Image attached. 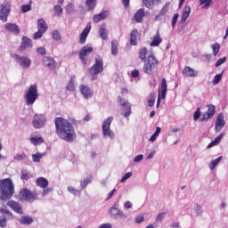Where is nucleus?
Masks as SVG:
<instances>
[{
    "mask_svg": "<svg viewBox=\"0 0 228 228\" xmlns=\"http://www.w3.org/2000/svg\"><path fill=\"white\" fill-rule=\"evenodd\" d=\"M55 133L61 140L65 142H74L76 140V130L70 121L64 118L57 117L54 118Z\"/></svg>",
    "mask_w": 228,
    "mask_h": 228,
    "instance_id": "obj_1",
    "label": "nucleus"
},
{
    "mask_svg": "<svg viewBox=\"0 0 228 228\" xmlns=\"http://www.w3.org/2000/svg\"><path fill=\"white\" fill-rule=\"evenodd\" d=\"M139 58L142 61H144L142 70L144 74H148L149 76H152L154 69L158 67V60L154 56V53H150L149 50L145 47L140 48L139 50Z\"/></svg>",
    "mask_w": 228,
    "mask_h": 228,
    "instance_id": "obj_2",
    "label": "nucleus"
},
{
    "mask_svg": "<svg viewBox=\"0 0 228 228\" xmlns=\"http://www.w3.org/2000/svg\"><path fill=\"white\" fill-rule=\"evenodd\" d=\"M15 195V185L12 178L0 180V200H10Z\"/></svg>",
    "mask_w": 228,
    "mask_h": 228,
    "instance_id": "obj_3",
    "label": "nucleus"
},
{
    "mask_svg": "<svg viewBox=\"0 0 228 228\" xmlns=\"http://www.w3.org/2000/svg\"><path fill=\"white\" fill-rule=\"evenodd\" d=\"M94 61V64L88 69L92 81H95V79H97V76H99V74H102L104 71V61H102V57H101V55H97Z\"/></svg>",
    "mask_w": 228,
    "mask_h": 228,
    "instance_id": "obj_4",
    "label": "nucleus"
},
{
    "mask_svg": "<svg viewBox=\"0 0 228 228\" xmlns=\"http://www.w3.org/2000/svg\"><path fill=\"white\" fill-rule=\"evenodd\" d=\"M38 99V86L37 84L31 85L25 95L27 106H32L35 104L36 101Z\"/></svg>",
    "mask_w": 228,
    "mask_h": 228,
    "instance_id": "obj_5",
    "label": "nucleus"
},
{
    "mask_svg": "<svg viewBox=\"0 0 228 228\" xmlns=\"http://www.w3.org/2000/svg\"><path fill=\"white\" fill-rule=\"evenodd\" d=\"M20 200H26L27 202H35L38 200V193L37 191L33 192L29 189H21L18 195Z\"/></svg>",
    "mask_w": 228,
    "mask_h": 228,
    "instance_id": "obj_6",
    "label": "nucleus"
},
{
    "mask_svg": "<svg viewBox=\"0 0 228 228\" xmlns=\"http://www.w3.org/2000/svg\"><path fill=\"white\" fill-rule=\"evenodd\" d=\"M111 122H113V117H109L103 120L102 130L104 138H110L113 140L115 138V132H113L110 127H111Z\"/></svg>",
    "mask_w": 228,
    "mask_h": 228,
    "instance_id": "obj_7",
    "label": "nucleus"
},
{
    "mask_svg": "<svg viewBox=\"0 0 228 228\" xmlns=\"http://www.w3.org/2000/svg\"><path fill=\"white\" fill-rule=\"evenodd\" d=\"M10 12H12V3L10 1H4L0 5V20H2V22L8 21V15H10Z\"/></svg>",
    "mask_w": 228,
    "mask_h": 228,
    "instance_id": "obj_8",
    "label": "nucleus"
},
{
    "mask_svg": "<svg viewBox=\"0 0 228 228\" xmlns=\"http://www.w3.org/2000/svg\"><path fill=\"white\" fill-rule=\"evenodd\" d=\"M12 58H13V60H15L22 69H29V67H31V60L26 56L20 57V55L13 53L12 54Z\"/></svg>",
    "mask_w": 228,
    "mask_h": 228,
    "instance_id": "obj_9",
    "label": "nucleus"
},
{
    "mask_svg": "<svg viewBox=\"0 0 228 228\" xmlns=\"http://www.w3.org/2000/svg\"><path fill=\"white\" fill-rule=\"evenodd\" d=\"M33 127L35 129H40L45 126V117L42 114H36L32 121Z\"/></svg>",
    "mask_w": 228,
    "mask_h": 228,
    "instance_id": "obj_10",
    "label": "nucleus"
},
{
    "mask_svg": "<svg viewBox=\"0 0 228 228\" xmlns=\"http://www.w3.org/2000/svg\"><path fill=\"white\" fill-rule=\"evenodd\" d=\"M90 53H94V48H92V46H83L80 49L78 56L83 65H86V56H88Z\"/></svg>",
    "mask_w": 228,
    "mask_h": 228,
    "instance_id": "obj_11",
    "label": "nucleus"
},
{
    "mask_svg": "<svg viewBox=\"0 0 228 228\" xmlns=\"http://www.w3.org/2000/svg\"><path fill=\"white\" fill-rule=\"evenodd\" d=\"M208 111L203 114L202 118H200V122H208V120H210V118H213V117H215V113H216V107L210 104L208 106Z\"/></svg>",
    "mask_w": 228,
    "mask_h": 228,
    "instance_id": "obj_12",
    "label": "nucleus"
},
{
    "mask_svg": "<svg viewBox=\"0 0 228 228\" xmlns=\"http://www.w3.org/2000/svg\"><path fill=\"white\" fill-rule=\"evenodd\" d=\"M7 206L18 215H22L24 213V211L22 210V205L13 200H9L7 202Z\"/></svg>",
    "mask_w": 228,
    "mask_h": 228,
    "instance_id": "obj_13",
    "label": "nucleus"
},
{
    "mask_svg": "<svg viewBox=\"0 0 228 228\" xmlns=\"http://www.w3.org/2000/svg\"><path fill=\"white\" fill-rule=\"evenodd\" d=\"M167 78H162L161 86H160V94H159L157 106H159V102H160L161 99H165L167 97Z\"/></svg>",
    "mask_w": 228,
    "mask_h": 228,
    "instance_id": "obj_14",
    "label": "nucleus"
},
{
    "mask_svg": "<svg viewBox=\"0 0 228 228\" xmlns=\"http://www.w3.org/2000/svg\"><path fill=\"white\" fill-rule=\"evenodd\" d=\"M225 127V119L224 118V113L218 114L215 125V131L216 133H219V131H222Z\"/></svg>",
    "mask_w": 228,
    "mask_h": 228,
    "instance_id": "obj_15",
    "label": "nucleus"
},
{
    "mask_svg": "<svg viewBox=\"0 0 228 228\" xmlns=\"http://www.w3.org/2000/svg\"><path fill=\"white\" fill-rule=\"evenodd\" d=\"M43 63H44L45 67H47L48 69H51L53 70H55L56 69V65H58V63L56 62L54 58H53L51 56L44 57L43 58Z\"/></svg>",
    "mask_w": 228,
    "mask_h": 228,
    "instance_id": "obj_16",
    "label": "nucleus"
},
{
    "mask_svg": "<svg viewBox=\"0 0 228 228\" xmlns=\"http://www.w3.org/2000/svg\"><path fill=\"white\" fill-rule=\"evenodd\" d=\"M92 30V24L87 23L86 28L83 29L82 33L79 37V44H85L86 42V38H88V35L90 34V31Z\"/></svg>",
    "mask_w": 228,
    "mask_h": 228,
    "instance_id": "obj_17",
    "label": "nucleus"
},
{
    "mask_svg": "<svg viewBox=\"0 0 228 228\" xmlns=\"http://www.w3.org/2000/svg\"><path fill=\"white\" fill-rule=\"evenodd\" d=\"M182 74L185 77H197V76H199V73L197 72V70H195L190 66H185L182 71Z\"/></svg>",
    "mask_w": 228,
    "mask_h": 228,
    "instance_id": "obj_18",
    "label": "nucleus"
},
{
    "mask_svg": "<svg viewBox=\"0 0 228 228\" xmlns=\"http://www.w3.org/2000/svg\"><path fill=\"white\" fill-rule=\"evenodd\" d=\"M79 90L85 99H91L94 95V91H92L88 86L81 85Z\"/></svg>",
    "mask_w": 228,
    "mask_h": 228,
    "instance_id": "obj_19",
    "label": "nucleus"
},
{
    "mask_svg": "<svg viewBox=\"0 0 228 228\" xmlns=\"http://www.w3.org/2000/svg\"><path fill=\"white\" fill-rule=\"evenodd\" d=\"M168 8H170V2H167L166 4H164L159 13L155 16L154 21L157 22V20H161V17H165L167 13H168Z\"/></svg>",
    "mask_w": 228,
    "mask_h": 228,
    "instance_id": "obj_20",
    "label": "nucleus"
},
{
    "mask_svg": "<svg viewBox=\"0 0 228 228\" xmlns=\"http://www.w3.org/2000/svg\"><path fill=\"white\" fill-rule=\"evenodd\" d=\"M108 17H110V11H102L99 14L94 15L93 20L95 24H97V22H101V20L108 19Z\"/></svg>",
    "mask_w": 228,
    "mask_h": 228,
    "instance_id": "obj_21",
    "label": "nucleus"
},
{
    "mask_svg": "<svg viewBox=\"0 0 228 228\" xmlns=\"http://www.w3.org/2000/svg\"><path fill=\"white\" fill-rule=\"evenodd\" d=\"M145 17V10L141 8L136 11L134 15V19L137 24L143 22V18Z\"/></svg>",
    "mask_w": 228,
    "mask_h": 228,
    "instance_id": "obj_22",
    "label": "nucleus"
},
{
    "mask_svg": "<svg viewBox=\"0 0 228 228\" xmlns=\"http://www.w3.org/2000/svg\"><path fill=\"white\" fill-rule=\"evenodd\" d=\"M118 102L120 104V106H122L123 108H125V113L123 114L124 117H129V115H131L132 111H131V105L127 104V102H126L124 101V99H122V97H118Z\"/></svg>",
    "mask_w": 228,
    "mask_h": 228,
    "instance_id": "obj_23",
    "label": "nucleus"
},
{
    "mask_svg": "<svg viewBox=\"0 0 228 228\" xmlns=\"http://www.w3.org/2000/svg\"><path fill=\"white\" fill-rule=\"evenodd\" d=\"M32 46L33 45L31 44V40L28 37H23L21 45L19 47V51L22 53V51H26L28 47H32Z\"/></svg>",
    "mask_w": 228,
    "mask_h": 228,
    "instance_id": "obj_24",
    "label": "nucleus"
},
{
    "mask_svg": "<svg viewBox=\"0 0 228 228\" xmlns=\"http://www.w3.org/2000/svg\"><path fill=\"white\" fill-rule=\"evenodd\" d=\"M5 29L11 31V33H14V35H19V33H20V28L15 23H6Z\"/></svg>",
    "mask_w": 228,
    "mask_h": 228,
    "instance_id": "obj_25",
    "label": "nucleus"
},
{
    "mask_svg": "<svg viewBox=\"0 0 228 228\" xmlns=\"http://www.w3.org/2000/svg\"><path fill=\"white\" fill-rule=\"evenodd\" d=\"M161 42H163V39L161 38V36L159 35V30H158L156 35L153 37V39L151 42L150 45H151V47H158V46H159V44H161Z\"/></svg>",
    "mask_w": 228,
    "mask_h": 228,
    "instance_id": "obj_26",
    "label": "nucleus"
},
{
    "mask_svg": "<svg viewBox=\"0 0 228 228\" xmlns=\"http://www.w3.org/2000/svg\"><path fill=\"white\" fill-rule=\"evenodd\" d=\"M138 29L134 28L130 33V45H138Z\"/></svg>",
    "mask_w": 228,
    "mask_h": 228,
    "instance_id": "obj_27",
    "label": "nucleus"
},
{
    "mask_svg": "<svg viewBox=\"0 0 228 228\" xmlns=\"http://www.w3.org/2000/svg\"><path fill=\"white\" fill-rule=\"evenodd\" d=\"M190 13H191V7L190 5H185L182 13L181 22H186L188 17H190Z\"/></svg>",
    "mask_w": 228,
    "mask_h": 228,
    "instance_id": "obj_28",
    "label": "nucleus"
},
{
    "mask_svg": "<svg viewBox=\"0 0 228 228\" xmlns=\"http://www.w3.org/2000/svg\"><path fill=\"white\" fill-rule=\"evenodd\" d=\"M110 214L111 215V216H114L115 218H124V212L120 211L116 207L110 208Z\"/></svg>",
    "mask_w": 228,
    "mask_h": 228,
    "instance_id": "obj_29",
    "label": "nucleus"
},
{
    "mask_svg": "<svg viewBox=\"0 0 228 228\" xmlns=\"http://www.w3.org/2000/svg\"><path fill=\"white\" fill-rule=\"evenodd\" d=\"M36 184L39 188H47L49 186V181L44 177H38L36 180Z\"/></svg>",
    "mask_w": 228,
    "mask_h": 228,
    "instance_id": "obj_30",
    "label": "nucleus"
},
{
    "mask_svg": "<svg viewBox=\"0 0 228 228\" xmlns=\"http://www.w3.org/2000/svg\"><path fill=\"white\" fill-rule=\"evenodd\" d=\"M47 23H45V20L39 19L37 20V29L39 31H43V33H45L47 31Z\"/></svg>",
    "mask_w": 228,
    "mask_h": 228,
    "instance_id": "obj_31",
    "label": "nucleus"
},
{
    "mask_svg": "<svg viewBox=\"0 0 228 228\" xmlns=\"http://www.w3.org/2000/svg\"><path fill=\"white\" fill-rule=\"evenodd\" d=\"M111 54L113 56H117V54H118V41L117 40L111 41Z\"/></svg>",
    "mask_w": 228,
    "mask_h": 228,
    "instance_id": "obj_32",
    "label": "nucleus"
},
{
    "mask_svg": "<svg viewBox=\"0 0 228 228\" xmlns=\"http://www.w3.org/2000/svg\"><path fill=\"white\" fill-rule=\"evenodd\" d=\"M45 140L44 137L42 136H34V137H30V143H32L33 145H38L40 143H44Z\"/></svg>",
    "mask_w": 228,
    "mask_h": 228,
    "instance_id": "obj_33",
    "label": "nucleus"
},
{
    "mask_svg": "<svg viewBox=\"0 0 228 228\" xmlns=\"http://www.w3.org/2000/svg\"><path fill=\"white\" fill-rule=\"evenodd\" d=\"M225 134H221L219 136H217L214 141H212L208 145V149H211V147H215L216 145H218L220 142H222V138H224V135Z\"/></svg>",
    "mask_w": 228,
    "mask_h": 228,
    "instance_id": "obj_34",
    "label": "nucleus"
},
{
    "mask_svg": "<svg viewBox=\"0 0 228 228\" xmlns=\"http://www.w3.org/2000/svg\"><path fill=\"white\" fill-rule=\"evenodd\" d=\"M86 6L89 12L94 10L97 6V0H86Z\"/></svg>",
    "mask_w": 228,
    "mask_h": 228,
    "instance_id": "obj_35",
    "label": "nucleus"
},
{
    "mask_svg": "<svg viewBox=\"0 0 228 228\" xmlns=\"http://www.w3.org/2000/svg\"><path fill=\"white\" fill-rule=\"evenodd\" d=\"M90 183H92V175H89L86 178H85L83 181H81L80 187L82 189H85L86 186H88V184H90Z\"/></svg>",
    "mask_w": 228,
    "mask_h": 228,
    "instance_id": "obj_36",
    "label": "nucleus"
},
{
    "mask_svg": "<svg viewBox=\"0 0 228 228\" xmlns=\"http://www.w3.org/2000/svg\"><path fill=\"white\" fill-rule=\"evenodd\" d=\"M20 177L22 181H29L31 179L32 175L31 173H29L28 170H22Z\"/></svg>",
    "mask_w": 228,
    "mask_h": 228,
    "instance_id": "obj_37",
    "label": "nucleus"
},
{
    "mask_svg": "<svg viewBox=\"0 0 228 228\" xmlns=\"http://www.w3.org/2000/svg\"><path fill=\"white\" fill-rule=\"evenodd\" d=\"M20 224L23 225H29L33 224V218L29 216H22L20 219Z\"/></svg>",
    "mask_w": 228,
    "mask_h": 228,
    "instance_id": "obj_38",
    "label": "nucleus"
},
{
    "mask_svg": "<svg viewBox=\"0 0 228 228\" xmlns=\"http://www.w3.org/2000/svg\"><path fill=\"white\" fill-rule=\"evenodd\" d=\"M222 161V156L221 157H218L217 159L212 160L208 167L210 168V170H214L215 169V167H216V165H218V163H220Z\"/></svg>",
    "mask_w": 228,
    "mask_h": 228,
    "instance_id": "obj_39",
    "label": "nucleus"
},
{
    "mask_svg": "<svg viewBox=\"0 0 228 228\" xmlns=\"http://www.w3.org/2000/svg\"><path fill=\"white\" fill-rule=\"evenodd\" d=\"M160 133H161V127L157 126L155 133L150 138V142H156V138H158V136H159Z\"/></svg>",
    "mask_w": 228,
    "mask_h": 228,
    "instance_id": "obj_40",
    "label": "nucleus"
},
{
    "mask_svg": "<svg viewBox=\"0 0 228 228\" xmlns=\"http://www.w3.org/2000/svg\"><path fill=\"white\" fill-rule=\"evenodd\" d=\"M99 35L102 40H108V34L106 32V28L104 27L100 28Z\"/></svg>",
    "mask_w": 228,
    "mask_h": 228,
    "instance_id": "obj_41",
    "label": "nucleus"
},
{
    "mask_svg": "<svg viewBox=\"0 0 228 228\" xmlns=\"http://www.w3.org/2000/svg\"><path fill=\"white\" fill-rule=\"evenodd\" d=\"M42 158H44V154H42L40 152L32 154V159H33L34 163H40V159H42Z\"/></svg>",
    "mask_w": 228,
    "mask_h": 228,
    "instance_id": "obj_42",
    "label": "nucleus"
},
{
    "mask_svg": "<svg viewBox=\"0 0 228 228\" xmlns=\"http://www.w3.org/2000/svg\"><path fill=\"white\" fill-rule=\"evenodd\" d=\"M200 4L203 6V8H209V6L213 4V0H200Z\"/></svg>",
    "mask_w": 228,
    "mask_h": 228,
    "instance_id": "obj_43",
    "label": "nucleus"
},
{
    "mask_svg": "<svg viewBox=\"0 0 228 228\" xmlns=\"http://www.w3.org/2000/svg\"><path fill=\"white\" fill-rule=\"evenodd\" d=\"M26 158H27V155L24 152H22V153L16 154L13 157V160L14 161H22V159H26Z\"/></svg>",
    "mask_w": 228,
    "mask_h": 228,
    "instance_id": "obj_44",
    "label": "nucleus"
},
{
    "mask_svg": "<svg viewBox=\"0 0 228 228\" xmlns=\"http://www.w3.org/2000/svg\"><path fill=\"white\" fill-rule=\"evenodd\" d=\"M66 90H68L69 92H74V90H76V87L74 86V80L71 78L67 86H66Z\"/></svg>",
    "mask_w": 228,
    "mask_h": 228,
    "instance_id": "obj_45",
    "label": "nucleus"
},
{
    "mask_svg": "<svg viewBox=\"0 0 228 228\" xmlns=\"http://www.w3.org/2000/svg\"><path fill=\"white\" fill-rule=\"evenodd\" d=\"M68 191H69V193H73V195H77L78 197H79V195H81V191H78L77 189H76L72 186L68 187Z\"/></svg>",
    "mask_w": 228,
    "mask_h": 228,
    "instance_id": "obj_46",
    "label": "nucleus"
},
{
    "mask_svg": "<svg viewBox=\"0 0 228 228\" xmlns=\"http://www.w3.org/2000/svg\"><path fill=\"white\" fill-rule=\"evenodd\" d=\"M212 49H213L214 56H216V54L220 53V44L215 43L214 45H212Z\"/></svg>",
    "mask_w": 228,
    "mask_h": 228,
    "instance_id": "obj_47",
    "label": "nucleus"
},
{
    "mask_svg": "<svg viewBox=\"0 0 228 228\" xmlns=\"http://www.w3.org/2000/svg\"><path fill=\"white\" fill-rule=\"evenodd\" d=\"M142 4L146 8H152L154 6V0H142Z\"/></svg>",
    "mask_w": 228,
    "mask_h": 228,
    "instance_id": "obj_48",
    "label": "nucleus"
},
{
    "mask_svg": "<svg viewBox=\"0 0 228 228\" xmlns=\"http://www.w3.org/2000/svg\"><path fill=\"white\" fill-rule=\"evenodd\" d=\"M222 81V73L217 74L214 77V79L212 81L213 85H218Z\"/></svg>",
    "mask_w": 228,
    "mask_h": 228,
    "instance_id": "obj_49",
    "label": "nucleus"
},
{
    "mask_svg": "<svg viewBox=\"0 0 228 228\" xmlns=\"http://www.w3.org/2000/svg\"><path fill=\"white\" fill-rule=\"evenodd\" d=\"M44 33L45 32L37 29V31L33 36L34 40H38V38H42V37H44Z\"/></svg>",
    "mask_w": 228,
    "mask_h": 228,
    "instance_id": "obj_50",
    "label": "nucleus"
},
{
    "mask_svg": "<svg viewBox=\"0 0 228 228\" xmlns=\"http://www.w3.org/2000/svg\"><path fill=\"white\" fill-rule=\"evenodd\" d=\"M0 213L1 215H8V216H13V214L10 210L6 209V207H4V208H0Z\"/></svg>",
    "mask_w": 228,
    "mask_h": 228,
    "instance_id": "obj_51",
    "label": "nucleus"
},
{
    "mask_svg": "<svg viewBox=\"0 0 228 228\" xmlns=\"http://www.w3.org/2000/svg\"><path fill=\"white\" fill-rule=\"evenodd\" d=\"M200 118V107H198L193 115V120L197 122Z\"/></svg>",
    "mask_w": 228,
    "mask_h": 228,
    "instance_id": "obj_52",
    "label": "nucleus"
},
{
    "mask_svg": "<svg viewBox=\"0 0 228 228\" xmlns=\"http://www.w3.org/2000/svg\"><path fill=\"white\" fill-rule=\"evenodd\" d=\"M6 216H0V227L1 228H4L6 227L7 225V223H6Z\"/></svg>",
    "mask_w": 228,
    "mask_h": 228,
    "instance_id": "obj_53",
    "label": "nucleus"
},
{
    "mask_svg": "<svg viewBox=\"0 0 228 228\" xmlns=\"http://www.w3.org/2000/svg\"><path fill=\"white\" fill-rule=\"evenodd\" d=\"M74 12V4H69L68 5H66V13H73Z\"/></svg>",
    "mask_w": 228,
    "mask_h": 228,
    "instance_id": "obj_54",
    "label": "nucleus"
},
{
    "mask_svg": "<svg viewBox=\"0 0 228 228\" xmlns=\"http://www.w3.org/2000/svg\"><path fill=\"white\" fill-rule=\"evenodd\" d=\"M53 10H54L55 13H57V15L63 13V8H61V5L53 6Z\"/></svg>",
    "mask_w": 228,
    "mask_h": 228,
    "instance_id": "obj_55",
    "label": "nucleus"
},
{
    "mask_svg": "<svg viewBox=\"0 0 228 228\" xmlns=\"http://www.w3.org/2000/svg\"><path fill=\"white\" fill-rule=\"evenodd\" d=\"M37 54H41V56H45L47 54V52L45 51V47H38L37 49Z\"/></svg>",
    "mask_w": 228,
    "mask_h": 228,
    "instance_id": "obj_56",
    "label": "nucleus"
},
{
    "mask_svg": "<svg viewBox=\"0 0 228 228\" xmlns=\"http://www.w3.org/2000/svg\"><path fill=\"white\" fill-rule=\"evenodd\" d=\"M53 37L54 38V40H61V34H60V32H58L57 30H54L53 33Z\"/></svg>",
    "mask_w": 228,
    "mask_h": 228,
    "instance_id": "obj_57",
    "label": "nucleus"
},
{
    "mask_svg": "<svg viewBox=\"0 0 228 228\" xmlns=\"http://www.w3.org/2000/svg\"><path fill=\"white\" fill-rule=\"evenodd\" d=\"M31 10V4H24L21 6V12L26 13Z\"/></svg>",
    "mask_w": 228,
    "mask_h": 228,
    "instance_id": "obj_58",
    "label": "nucleus"
},
{
    "mask_svg": "<svg viewBox=\"0 0 228 228\" xmlns=\"http://www.w3.org/2000/svg\"><path fill=\"white\" fill-rule=\"evenodd\" d=\"M227 61V57H223L216 62V67H220V65H223V63H225Z\"/></svg>",
    "mask_w": 228,
    "mask_h": 228,
    "instance_id": "obj_59",
    "label": "nucleus"
},
{
    "mask_svg": "<svg viewBox=\"0 0 228 228\" xmlns=\"http://www.w3.org/2000/svg\"><path fill=\"white\" fill-rule=\"evenodd\" d=\"M177 19H179V14L178 13L174 14L172 18V28H175V24H177Z\"/></svg>",
    "mask_w": 228,
    "mask_h": 228,
    "instance_id": "obj_60",
    "label": "nucleus"
},
{
    "mask_svg": "<svg viewBox=\"0 0 228 228\" xmlns=\"http://www.w3.org/2000/svg\"><path fill=\"white\" fill-rule=\"evenodd\" d=\"M131 175H133V174L131 172L126 173L120 180V183H126V181H127V179H129V177H131Z\"/></svg>",
    "mask_w": 228,
    "mask_h": 228,
    "instance_id": "obj_61",
    "label": "nucleus"
},
{
    "mask_svg": "<svg viewBox=\"0 0 228 228\" xmlns=\"http://www.w3.org/2000/svg\"><path fill=\"white\" fill-rule=\"evenodd\" d=\"M143 220H145V217H143L142 215H139L135 217L136 224H142V222H143Z\"/></svg>",
    "mask_w": 228,
    "mask_h": 228,
    "instance_id": "obj_62",
    "label": "nucleus"
},
{
    "mask_svg": "<svg viewBox=\"0 0 228 228\" xmlns=\"http://www.w3.org/2000/svg\"><path fill=\"white\" fill-rule=\"evenodd\" d=\"M165 215H167V214L166 213L159 214L156 217V222H161V220H163V218H165Z\"/></svg>",
    "mask_w": 228,
    "mask_h": 228,
    "instance_id": "obj_63",
    "label": "nucleus"
},
{
    "mask_svg": "<svg viewBox=\"0 0 228 228\" xmlns=\"http://www.w3.org/2000/svg\"><path fill=\"white\" fill-rule=\"evenodd\" d=\"M99 228H113L110 224H103Z\"/></svg>",
    "mask_w": 228,
    "mask_h": 228,
    "instance_id": "obj_64",
    "label": "nucleus"
}]
</instances>
